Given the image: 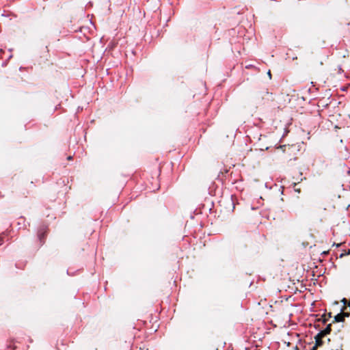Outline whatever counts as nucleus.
<instances>
[{"instance_id": "1", "label": "nucleus", "mask_w": 350, "mask_h": 350, "mask_svg": "<svg viewBox=\"0 0 350 350\" xmlns=\"http://www.w3.org/2000/svg\"><path fill=\"white\" fill-rule=\"evenodd\" d=\"M48 233V227L46 226H40L37 232V237L39 241V246L44 244Z\"/></svg>"}, {"instance_id": "2", "label": "nucleus", "mask_w": 350, "mask_h": 350, "mask_svg": "<svg viewBox=\"0 0 350 350\" xmlns=\"http://www.w3.org/2000/svg\"><path fill=\"white\" fill-rule=\"evenodd\" d=\"M280 150H282V152L287 154L289 157H291V154L293 152L294 148L293 146H291L289 145H284L281 146L279 148Z\"/></svg>"}, {"instance_id": "3", "label": "nucleus", "mask_w": 350, "mask_h": 350, "mask_svg": "<svg viewBox=\"0 0 350 350\" xmlns=\"http://www.w3.org/2000/svg\"><path fill=\"white\" fill-rule=\"evenodd\" d=\"M324 336L323 335H321L320 333H318L315 337H314V339H315V345L317 346L318 347H321L323 342L322 340V338H323Z\"/></svg>"}, {"instance_id": "4", "label": "nucleus", "mask_w": 350, "mask_h": 350, "mask_svg": "<svg viewBox=\"0 0 350 350\" xmlns=\"http://www.w3.org/2000/svg\"><path fill=\"white\" fill-rule=\"evenodd\" d=\"M332 324H329L327 325L325 329L321 331L319 333L321 335H323V336H325L327 334H329L330 332L332 331Z\"/></svg>"}, {"instance_id": "5", "label": "nucleus", "mask_w": 350, "mask_h": 350, "mask_svg": "<svg viewBox=\"0 0 350 350\" xmlns=\"http://www.w3.org/2000/svg\"><path fill=\"white\" fill-rule=\"evenodd\" d=\"M343 317L342 316L341 313L338 314L334 317V320L333 321V323L335 322H342L344 321Z\"/></svg>"}, {"instance_id": "6", "label": "nucleus", "mask_w": 350, "mask_h": 350, "mask_svg": "<svg viewBox=\"0 0 350 350\" xmlns=\"http://www.w3.org/2000/svg\"><path fill=\"white\" fill-rule=\"evenodd\" d=\"M347 309V306H344L342 309L341 310V314L343 317V319H345V317H349V312H346L345 310Z\"/></svg>"}, {"instance_id": "7", "label": "nucleus", "mask_w": 350, "mask_h": 350, "mask_svg": "<svg viewBox=\"0 0 350 350\" xmlns=\"http://www.w3.org/2000/svg\"><path fill=\"white\" fill-rule=\"evenodd\" d=\"M322 317L323 319V323H325L332 317V313L329 312L327 314H324V315H323Z\"/></svg>"}, {"instance_id": "8", "label": "nucleus", "mask_w": 350, "mask_h": 350, "mask_svg": "<svg viewBox=\"0 0 350 350\" xmlns=\"http://www.w3.org/2000/svg\"><path fill=\"white\" fill-rule=\"evenodd\" d=\"M341 301L344 304V306H347L348 305L349 301L346 298H343Z\"/></svg>"}, {"instance_id": "9", "label": "nucleus", "mask_w": 350, "mask_h": 350, "mask_svg": "<svg viewBox=\"0 0 350 350\" xmlns=\"http://www.w3.org/2000/svg\"><path fill=\"white\" fill-rule=\"evenodd\" d=\"M297 186V183H295L294 184V189H295V191L298 192V193H300V189L299 188H296V187Z\"/></svg>"}, {"instance_id": "10", "label": "nucleus", "mask_w": 350, "mask_h": 350, "mask_svg": "<svg viewBox=\"0 0 350 350\" xmlns=\"http://www.w3.org/2000/svg\"><path fill=\"white\" fill-rule=\"evenodd\" d=\"M292 160L295 161L297 160V158L295 157H294L293 158L290 157L289 159L288 160V162H291Z\"/></svg>"}, {"instance_id": "11", "label": "nucleus", "mask_w": 350, "mask_h": 350, "mask_svg": "<svg viewBox=\"0 0 350 350\" xmlns=\"http://www.w3.org/2000/svg\"><path fill=\"white\" fill-rule=\"evenodd\" d=\"M267 75L269 76V79H271V77H272L271 70H269V71L267 72Z\"/></svg>"}, {"instance_id": "12", "label": "nucleus", "mask_w": 350, "mask_h": 350, "mask_svg": "<svg viewBox=\"0 0 350 350\" xmlns=\"http://www.w3.org/2000/svg\"><path fill=\"white\" fill-rule=\"evenodd\" d=\"M317 348H318V347L314 345V346L312 348L311 350H317Z\"/></svg>"}, {"instance_id": "13", "label": "nucleus", "mask_w": 350, "mask_h": 350, "mask_svg": "<svg viewBox=\"0 0 350 350\" xmlns=\"http://www.w3.org/2000/svg\"><path fill=\"white\" fill-rule=\"evenodd\" d=\"M72 159V157L71 156H69V157H68V160H71Z\"/></svg>"}, {"instance_id": "14", "label": "nucleus", "mask_w": 350, "mask_h": 350, "mask_svg": "<svg viewBox=\"0 0 350 350\" xmlns=\"http://www.w3.org/2000/svg\"><path fill=\"white\" fill-rule=\"evenodd\" d=\"M2 241H3L2 238L0 237V245L1 244Z\"/></svg>"}, {"instance_id": "15", "label": "nucleus", "mask_w": 350, "mask_h": 350, "mask_svg": "<svg viewBox=\"0 0 350 350\" xmlns=\"http://www.w3.org/2000/svg\"><path fill=\"white\" fill-rule=\"evenodd\" d=\"M349 30H350V24H349Z\"/></svg>"}, {"instance_id": "16", "label": "nucleus", "mask_w": 350, "mask_h": 350, "mask_svg": "<svg viewBox=\"0 0 350 350\" xmlns=\"http://www.w3.org/2000/svg\"><path fill=\"white\" fill-rule=\"evenodd\" d=\"M349 206H350V204L349 205Z\"/></svg>"}]
</instances>
